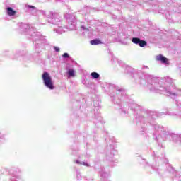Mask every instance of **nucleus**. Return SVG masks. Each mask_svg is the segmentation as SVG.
I'll list each match as a JSON object with an SVG mask.
<instances>
[{"label": "nucleus", "instance_id": "f257e3e1", "mask_svg": "<svg viewBox=\"0 0 181 181\" xmlns=\"http://www.w3.org/2000/svg\"><path fill=\"white\" fill-rule=\"evenodd\" d=\"M42 78L45 86L49 88V90H53L54 88L53 81H52V77H50V74H49V73L44 72L42 76Z\"/></svg>", "mask_w": 181, "mask_h": 181}, {"label": "nucleus", "instance_id": "f03ea898", "mask_svg": "<svg viewBox=\"0 0 181 181\" xmlns=\"http://www.w3.org/2000/svg\"><path fill=\"white\" fill-rule=\"evenodd\" d=\"M132 42L135 45H139L140 47H145L148 45V42L145 40H141L140 38L134 37L132 39Z\"/></svg>", "mask_w": 181, "mask_h": 181}, {"label": "nucleus", "instance_id": "7ed1b4c3", "mask_svg": "<svg viewBox=\"0 0 181 181\" xmlns=\"http://www.w3.org/2000/svg\"><path fill=\"white\" fill-rule=\"evenodd\" d=\"M156 60H157V62H161V63H163L165 64H169L168 58L165 57L162 54L157 55L156 57Z\"/></svg>", "mask_w": 181, "mask_h": 181}, {"label": "nucleus", "instance_id": "20e7f679", "mask_svg": "<svg viewBox=\"0 0 181 181\" xmlns=\"http://www.w3.org/2000/svg\"><path fill=\"white\" fill-rule=\"evenodd\" d=\"M7 13L8 16H15V15L16 14V11H14L13 9H12V8L8 7L7 8Z\"/></svg>", "mask_w": 181, "mask_h": 181}, {"label": "nucleus", "instance_id": "39448f33", "mask_svg": "<svg viewBox=\"0 0 181 181\" xmlns=\"http://www.w3.org/2000/svg\"><path fill=\"white\" fill-rule=\"evenodd\" d=\"M101 41L98 39L93 40L90 41V45H101Z\"/></svg>", "mask_w": 181, "mask_h": 181}, {"label": "nucleus", "instance_id": "423d86ee", "mask_svg": "<svg viewBox=\"0 0 181 181\" xmlns=\"http://www.w3.org/2000/svg\"><path fill=\"white\" fill-rule=\"evenodd\" d=\"M75 71L74 69H69L68 74L70 77H74L76 75L74 74Z\"/></svg>", "mask_w": 181, "mask_h": 181}, {"label": "nucleus", "instance_id": "0eeeda50", "mask_svg": "<svg viewBox=\"0 0 181 181\" xmlns=\"http://www.w3.org/2000/svg\"><path fill=\"white\" fill-rule=\"evenodd\" d=\"M90 76L93 78H98V77H100V74L97 72H92L90 74Z\"/></svg>", "mask_w": 181, "mask_h": 181}, {"label": "nucleus", "instance_id": "6e6552de", "mask_svg": "<svg viewBox=\"0 0 181 181\" xmlns=\"http://www.w3.org/2000/svg\"><path fill=\"white\" fill-rule=\"evenodd\" d=\"M63 57H64L65 59H69V57H70V56L69 55V54L67 53H64V54L62 55Z\"/></svg>", "mask_w": 181, "mask_h": 181}, {"label": "nucleus", "instance_id": "1a4fd4ad", "mask_svg": "<svg viewBox=\"0 0 181 181\" xmlns=\"http://www.w3.org/2000/svg\"><path fill=\"white\" fill-rule=\"evenodd\" d=\"M55 52H60V48L58 47H54Z\"/></svg>", "mask_w": 181, "mask_h": 181}, {"label": "nucleus", "instance_id": "9d476101", "mask_svg": "<svg viewBox=\"0 0 181 181\" xmlns=\"http://www.w3.org/2000/svg\"><path fill=\"white\" fill-rule=\"evenodd\" d=\"M82 165H83L84 166H88V164L86 163H83Z\"/></svg>", "mask_w": 181, "mask_h": 181}, {"label": "nucleus", "instance_id": "9b49d317", "mask_svg": "<svg viewBox=\"0 0 181 181\" xmlns=\"http://www.w3.org/2000/svg\"><path fill=\"white\" fill-rule=\"evenodd\" d=\"M30 8H32L33 9H35V6H29Z\"/></svg>", "mask_w": 181, "mask_h": 181}, {"label": "nucleus", "instance_id": "f8f14e48", "mask_svg": "<svg viewBox=\"0 0 181 181\" xmlns=\"http://www.w3.org/2000/svg\"><path fill=\"white\" fill-rule=\"evenodd\" d=\"M76 163H79V162H78V161H76Z\"/></svg>", "mask_w": 181, "mask_h": 181}]
</instances>
